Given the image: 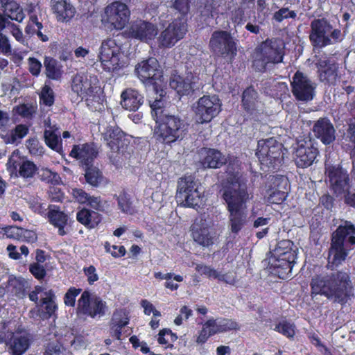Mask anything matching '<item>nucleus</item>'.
Wrapping results in <instances>:
<instances>
[{"label": "nucleus", "mask_w": 355, "mask_h": 355, "mask_svg": "<svg viewBox=\"0 0 355 355\" xmlns=\"http://www.w3.org/2000/svg\"><path fill=\"white\" fill-rule=\"evenodd\" d=\"M225 164L229 185L223 188L222 197L227 204L230 230L238 234L247 222L243 209L249 198L248 180L239 172L240 165L236 157H228Z\"/></svg>", "instance_id": "f257e3e1"}, {"label": "nucleus", "mask_w": 355, "mask_h": 355, "mask_svg": "<svg viewBox=\"0 0 355 355\" xmlns=\"http://www.w3.org/2000/svg\"><path fill=\"white\" fill-rule=\"evenodd\" d=\"M164 98L156 97L150 103L155 121L153 137L157 143L171 145L183 139L189 132V124L179 116L165 113Z\"/></svg>", "instance_id": "f03ea898"}, {"label": "nucleus", "mask_w": 355, "mask_h": 355, "mask_svg": "<svg viewBox=\"0 0 355 355\" xmlns=\"http://www.w3.org/2000/svg\"><path fill=\"white\" fill-rule=\"evenodd\" d=\"M311 295H324L334 297L340 304H345L350 297L353 289L349 274L338 270L326 275H316L311 281Z\"/></svg>", "instance_id": "7ed1b4c3"}, {"label": "nucleus", "mask_w": 355, "mask_h": 355, "mask_svg": "<svg viewBox=\"0 0 355 355\" xmlns=\"http://www.w3.org/2000/svg\"><path fill=\"white\" fill-rule=\"evenodd\" d=\"M71 87L73 92L85 101L90 110L94 112L101 109L104 92L96 76L77 73L72 78Z\"/></svg>", "instance_id": "20e7f679"}, {"label": "nucleus", "mask_w": 355, "mask_h": 355, "mask_svg": "<svg viewBox=\"0 0 355 355\" xmlns=\"http://www.w3.org/2000/svg\"><path fill=\"white\" fill-rule=\"evenodd\" d=\"M355 245V225L349 220H344L332 232L329 259L332 266H338L347 259Z\"/></svg>", "instance_id": "39448f33"}, {"label": "nucleus", "mask_w": 355, "mask_h": 355, "mask_svg": "<svg viewBox=\"0 0 355 355\" xmlns=\"http://www.w3.org/2000/svg\"><path fill=\"white\" fill-rule=\"evenodd\" d=\"M284 50L285 44L281 39L267 38L255 48L252 67L257 72H266L268 64H276L283 62Z\"/></svg>", "instance_id": "423d86ee"}, {"label": "nucleus", "mask_w": 355, "mask_h": 355, "mask_svg": "<svg viewBox=\"0 0 355 355\" xmlns=\"http://www.w3.org/2000/svg\"><path fill=\"white\" fill-rule=\"evenodd\" d=\"M297 251L291 240L279 241L272 252L269 266L270 272L282 279L289 277L295 263Z\"/></svg>", "instance_id": "0eeeda50"}, {"label": "nucleus", "mask_w": 355, "mask_h": 355, "mask_svg": "<svg viewBox=\"0 0 355 355\" xmlns=\"http://www.w3.org/2000/svg\"><path fill=\"white\" fill-rule=\"evenodd\" d=\"M135 74L146 85L152 86L158 98L166 96V92L163 88L164 76L157 60L149 58L139 62L135 66Z\"/></svg>", "instance_id": "6e6552de"}, {"label": "nucleus", "mask_w": 355, "mask_h": 355, "mask_svg": "<svg viewBox=\"0 0 355 355\" xmlns=\"http://www.w3.org/2000/svg\"><path fill=\"white\" fill-rule=\"evenodd\" d=\"M284 146L273 137L258 141L256 156L267 171H276L284 162Z\"/></svg>", "instance_id": "1a4fd4ad"}, {"label": "nucleus", "mask_w": 355, "mask_h": 355, "mask_svg": "<svg viewBox=\"0 0 355 355\" xmlns=\"http://www.w3.org/2000/svg\"><path fill=\"white\" fill-rule=\"evenodd\" d=\"M200 184L192 175H184L178 181L175 198L177 202L184 207H199L204 197L200 191Z\"/></svg>", "instance_id": "9d476101"}, {"label": "nucleus", "mask_w": 355, "mask_h": 355, "mask_svg": "<svg viewBox=\"0 0 355 355\" xmlns=\"http://www.w3.org/2000/svg\"><path fill=\"white\" fill-rule=\"evenodd\" d=\"M98 56L105 71L113 72L124 65L121 46L114 38H107L102 42Z\"/></svg>", "instance_id": "9b49d317"}, {"label": "nucleus", "mask_w": 355, "mask_h": 355, "mask_svg": "<svg viewBox=\"0 0 355 355\" xmlns=\"http://www.w3.org/2000/svg\"><path fill=\"white\" fill-rule=\"evenodd\" d=\"M130 11L128 6L121 1H114L105 9L103 24L110 31H121L124 28L130 19Z\"/></svg>", "instance_id": "f8f14e48"}, {"label": "nucleus", "mask_w": 355, "mask_h": 355, "mask_svg": "<svg viewBox=\"0 0 355 355\" xmlns=\"http://www.w3.org/2000/svg\"><path fill=\"white\" fill-rule=\"evenodd\" d=\"M291 87L293 96L296 101L307 103L315 98L317 83L304 73L297 70L292 77Z\"/></svg>", "instance_id": "ddd939ff"}, {"label": "nucleus", "mask_w": 355, "mask_h": 355, "mask_svg": "<svg viewBox=\"0 0 355 355\" xmlns=\"http://www.w3.org/2000/svg\"><path fill=\"white\" fill-rule=\"evenodd\" d=\"M210 51L219 56L233 59L237 54L236 44L231 33L227 31H215L209 40Z\"/></svg>", "instance_id": "4468645a"}, {"label": "nucleus", "mask_w": 355, "mask_h": 355, "mask_svg": "<svg viewBox=\"0 0 355 355\" xmlns=\"http://www.w3.org/2000/svg\"><path fill=\"white\" fill-rule=\"evenodd\" d=\"M106 309V302L99 296L93 295L89 290H85L77 301L76 313L95 318L96 316L104 315Z\"/></svg>", "instance_id": "2eb2a0df"}, {"label": "nucleus", "mask_w": 355, "mask_h": 355, "mask_svg": "<svg viewBox=\"0 0 355 355\" xmlns=\"http://www.w3.org/2000/svg\"><path fill=\"white\" fill-rule=\"evenodd\" d=\"M220 110L221 103L216 95H204L193 106L196 121L200 124L209 123Z\"/></svg>", "instance_id": "dca6fc26"}, {"label": "nucleus", "mask_w": 355, "mask_h": 355, "mask_svg": "<svg viewBox=\"0 0 355 355\" xmlns=\"http://www.w3.org/2000/svg\"><path fill=\"white\" fill-rule=\"evenodd\" d=\"M319 154L311 137L297 139L293 147V160L298 168H307L311 166Z\"/></svg>", "instance_id": "f3484780"}, {"label": "nucleus", "mask_w": 355, "mask_h": 355, "mask_svg": "<svg viewBox=\"0 0 355 355\" xmlns=\"http://www.w3.org/2000/svg\"><path fill=\"white\" fill-rule=\"evenodd\" d=\"M288 178L284 175H270L265 184L266 201L270 204H282L288 196Z\"/></svg>", "instance_id": "a211bd4d"}, {"label": "nucleus", "mask_w": 355, "mask_h": 355, "mask_svg": "<svg viewBox=\"0 0 355 355\" xmlns=\"http://www.w3.org/2000/svg\"><path fill=\"white\" fill-rule=\"evenodd\" d=\"M187 32V19L184 17L175 18L162 31L158 37L159 46L164 48H171L182 40Z\"/></svg>", "instance_id": "6ab92c4d"}, {"label": "nucleus", "mask_w": 355, "mask_h": 355, "mask_svg": "<svg viewBox=\"0 0 355 355\" xmlns=\"http://www.w3.org/2000/svg\"><path fill=\"white\" fill-rule=\"evenodd\" d=\"M332 25L324 18L315 19L311 22L309 40L314 49H322L332 44L329 33Z\"/></svg>", "instance_id": "aec40b11"}, {"label": "nucleus", "mask_w": 355, "mask_h": 355, "mask_svg": "<svg viewBox=\"0 0 355 355\" xmlns=\"http://www.w3.org/2000/svg\"><path fill=\"white\" fill-rule=\"evenodd\" d=\"M329 187L336 197L343 196L350 190L351 184L349 174L341 167L330 166L327 171Z\"/></svg>", "instance_id": "412c9836"}, {"label": "nucleus", "mask_w": 355, "mask_h": 355, "mask_svg": "<svg viewBox=\"0 0 355 355\" xmlns=\"http://www.w3.org/2000/svg\"><path fill=\"white\" fill-rule=\"evenodd\" d=\"M157 33L156 25L142 19L132 21L128 29V34L130 37L144 42L153 40Z\"/></svg>", "instance_id": "4be33fe9"}, {"label": "nucleus", "mask_w": 355, "mask_h": 355, "mask_svg": "<svg viewBox=\"0 0 355 355\" xmlns=\"http://www.w3.org/2000/svg\"><path fill=\"white\" fill-rule=\"evenodd\" d=\"M98 154L94 142L75 144L69 153V156L78 160L83 166H91Z\"/></svg>", "instance_id": "5701e85b"}, {"label": "nucleus", "mask_w": 355, "mask_h": 355, "mask_svg": "<svg viewBox=\"0 0 355 355\" xmlns=\"http://www.w3.org/2000/svg\"><path fill=\"white\" fill-rule=\"evenodd\" d=\"M311 130L314 137L324 145H329L336 139V130L327 117L319 118Z\"/></svg>", "instance_id": "b1692460"}, {"label": "nucleus", "mask_w": 355, "mask_h": 355, "mask_svg": "<svg viewBox=\"0 0 355 355\" xmlns=\"http://www.w3.org/2000/svg\"><path fill=\"white\" fill-rule=\"evenodd\" d=\"M196 79L197 78L191 72H188L182 76L175 72L170 78L169 85L178 94L189 95L194 90Z\"/></svg>", "instance_id": "393cba45"}, {"label": "nucleus", "mask_w": 355, "mask_h": 355, "mask_svg": "<svg viewBox=\"0 0 355 355\" xmlns=\"http://www.w3.org/2000/svg\"><path fill=\"white\" fill-rule=\"evenodd\" d=\"M37 307L39 315L42 320L57 317L58 306L56 303V295L53 289L44 292V296L40 298Z\"/></svg>", "instance_id": "a878e982"}, {"label": "nucleus", "mask_w": 355, "mask_h": 355, "mask_svg": "<svg viewBox=\"0 0 355 355\" xmlns=\"http://www.w3.org/2000/svg\"><path fill=\"white\" fill-rule=\"evenodd\" d=\"M102 137L112 152L116 153L123 148L125 144V134L119 127L107 126L102 133Z\"/></svg>", "instance_id": "bb28decb"}, {"label": "nucleus", "mask_w": 355, "mask_h": 355, "mask_svg": "<svg viewBox=\"0 0 355 355\" xmlns=\"http://www.w3.org/2000/svg\"><path fill=\"white\" fill-rule=\"evenodd\" d=\"M49 215L47 216L49 222L53 227L58 229L60 236H64L67 234L64 228L68 223V215L61 211L59 206L49 205Z\"/></svg>", "instance_id": "cd10ccee"}, {"label": "nucleus", "mask_w": 355, "mask_h": 355, "mask_svg": "<svg viewBox=\"0 0 355 355\" xmlns=\"http://www.w3.org/2000/svg\"><path fill=\"white\" fill-rule=\"evenodd\" d=\"M121 105L129 111H136L144 103V96L137 89L127 88L121 94Z\"/></svg>", "instance_id": "c85d7f7f"}, {"label": "nucleus", "mask_w": 355, "mask_h": 355, "mask_svg": "<svg viewBox=\"0 0 355 355\" xmlns=\"http://www.w3.org/2000/svg\"><path fill=\"white\" fill-rule=\"evenodd\" d=\"M320 80L327 84H333L338 76V66L329 59L320 60L318 64Z\"/></svg>", "instance_id": "c756f323"}, {"label": "nucleus", "mask_w": 355, "mask_h": 355, "mask_svg": "<svg viewBox=\"0 0 355 355\" xmlns=\"http://www.w3.org/2000/svg\"><path fill=\"white\" fill-rule=\"evenodd\" d=\"M205 154L201 158L200 163L204 168H220L227 162V158L223 153L214 148H205Z\"/></svg>", "instance_id": "7c9ffc66"}, {"label": "nucleus", "mask_w": 355, "mask_h": 355, "mask_svg": "<svg viewBox=\"0 0 355 355\" xmlns=\"http://www.w3.org/2000/svg\"><path fill=\"white\" fill-rule=\"evenodd\" d=\"M8 345L12 355H23L29 348L31 340L27 336L13 333Z\"/></svg>", "instance_id": "2f4dec72"}, {"label": "nucleus", "mask_w": 355, "mask_h": 355, "mask_svg": "<svg viewBox=\"0 0 355 355\" xmlns=\"http://www.w3.org/2000/svg\"><path fill=\"white\" fill-rule=\"evenodd\" d=\"M114 198L116 199L118 209L121 213L131 216L137 213V207L134 204L131 195L125 189H123L119 195L115 194Z\"/></svg>", "instance_id": "473e14b6"}, {"label": "nucleus", "mask_w": 355, "mask_h": 355, "mask_svg": "<svg viewBox=\"0 0 355 355\" xmlns=\"http://www.w3.org/2000/svg\"><path fill=\"white\" fill-rule=\"evenodd\" d=\"M52 10L56 15L58 20L61 21H69L76 13L75 8L66 0L57 1L53 5Z\"/></svg>", "instance_id": "72a5a7b5"}, {"label": "nucleus", "mask_w": 355, "mask_h": 355, "mask_svg": "<svg viewBox=\"0 0 355 355\" xmlns=\"http://www.w3.org/2000/svg\"><path fill=\"white\" fill-rule=\"evenodd\" d=\"M257 102L258 93L252 85L243 90L241 96V105L247 113L252 114L257 110Z\"/></svg>", "instance_id": "f704fd0d"}, {"label": "nucleus", "mask_w": 355, "mask_h": 355, "mask_svg": "<svg viewBox=\"0 0 355 355\" xmlns=\"http://www.w3.org/2000/svg\"><path fill=\"white\" fill-rule=\"evenodd\" d=\"M192 237L195 242L203 247H209L214 244V238L210 234L209 228L200 225H195L191 230Z\"/></svg>", "instance_id": "c9c22d12"}, {"label": "nucleus", "mask_w": 355, "mask_h": 355, "mask_svg": "<svg viewBox=\"0 0 355 355\" xmlns=\"http://www.w3.org/2000/svg\"><path fill=\"white\" fill-rule=\"evenodd\" d=\"M1 3H3L4 14L7 17L18 22L22 21L25 17V14L17 1L14 0H3Z\"/></svg>", "instance_id": "e433bc0d"}, {"label": "nucleus", "mask_w": 355, "mask_h": 355, "mask_svg": "<svg viewBox=\"0 0 355 355\" xmlns=\"http://www.w3.org/2000/svg\"><path fill=\"white\" fill-rule=\"evenodd\" d=\"M76 219L80 224L89 228L95 227L101 221V217L97 212L87 208H83L77 212Z\"/></svg>", "instance_id": "4c0bfd02"}, {"label": "nucleus", "mask_w": 355, "mask_h": 355, "mask_svg": "<svg viewBox=\"0 0 355 355\" xmlns=\"http://www.w3.org/2000/svg\"><path fill=\"white\" fill-rule=\"evenodd\" d=\"M12 167L18 172V176L26 179L33 178L38 170L36 164L30 160H24L19 164L14 161Z\"/></svg>", "instance_id": "58836bf2"}, {"label": "nucleus", "mask_w": 355, "mask_h": 355, "mask_svg": "<svg viewBox=\"0 0 355 355\" xmlns=\"http://www.w3.org/2000/svg\"><path fill=\"white\" fill-rule=\"evenodd\" d=\"M45 74L49 79L58 80L61 78L62 70L56 59L46 56L44 60Z\"/></svg>", "instance_id": "ea45409f"}, {"label": "nucleus", "mask_w": 355, "mask_h": 355, "mask_svg": "<svg viewBox=\"0 0 355 355\" xmlns=\"http://www.w3.org/2000/svg\"><path fill=\"white\" fill-rule=\"evenodd\" d=\"M85 180L88 184L93 187H98L102 181L103 175L100 170L92 165L85 166Z\"/></svg>", "instance_id": "a19ab883"}, {"label": "nucleus", "mask_w": 355, "mask_h": 355, "mask_svg": "<svg viewBox=\"0 0 355 355\" xmlns=\"http://www.w3.org/2000/svg\"><path fill=\"white\" fill-rule=\"evenodd\" d=\"M178 339L175 334L173 333L170 329H163L159 331L157 337V342L162 345H164V348H172L173 343Z\"/></svg>", "instance_id": "79ce46f5"}, {"label": "nucleus", "mask_w": 355, "mask_h": 355, "mask_svg": "<svg viewBox=\"0 0 355 355\" xmlns=\"http://www.w3.org/2000/svg\"><path fill=\"white\" fill-rule=\"evenodd\" d=\"M88 205L92 209L105 214H110L112 211L110 202L102 200L100 197L92 196Z\"/></svg>", "instance_id": "37998d69"}, {"label": "nucleus", "mask_w": 355, "mask_h": 355, "mask_svg": "<svg viewBox=\"0 0 355 355\" xmlns=\"http://www.w3.org/2000/svg\"><path fill=\"white\" fill-rule=\"evenodd\" d=\"M239 329L240 325L236 321L232 319L223 318L218 320L217 329H214V331L216 334Z\"/></svg>", "instance_id": "c03bdc74"}, {"label": "nucleus", "mask_w": 355, "mask_h": 355, "mask_svg": "<svg viewBox=\"0 0 355 355\" xmlns=\"http://www.w3.org/2000/svg\"><path fill=\"white\" fill-rule=\"evenodd\" d=\"M28 133V128L26 125L19 124L6 136V144H15L18 139H21Z\"/></svg>", "instance_id": "a18cd8bd"}, {"label": "nucleus", "mask_w": 355, "mask_h": 355, "mask_svg": "<svg viewBox=\"0 0 355 355\" xmlns=\"http://www.w3.org/2000/svg\"><path fill=\"white\" fill-rule=\"evenodd\" d=\"M200 8L202 16L214 17L217 14L218 5L215 0H201Z\"/></svg>", "instance_id": "49530a36"}, {"label": "nucleus", "mask_w": 355, "mask_h": 355, "mask_svg": "<svg viewBox=\"0 0 355 355\" xmlns=\"http://www.w3.org/2000/svg\"><path fill=\"white\" fill-rule=\"evenodd\" d=\"M129 311L125 309H116L112 315L109 322L115 324H123V325L128 326L130 322Z\"/></svg>", "instance_id": "de8ad7c7"}, {"label": "nucleus", "mask_w": 355, "mask_h": 355, "mask_svg": "<svg viewBox=\"0 0 355 355\" xmlns=\"http://www.w3.org/2000/svg\"><path fill=\"white\" fill-rule=\"evenodd\" d=\"M274 330L287 338H293L295 336V325L287 320H283L277 324Z\"/></svg>", "instance_id": "09e8293b"}, {"label": "nucleus", "mask_w": 355, "mask_h": 355, "mask_svg": "<svg viewBox=\"0 0 355 355\" xmlns=\"http://www.w3.org/2000/svg\"><path fill=\"white\" fill-rule=\"evenodd\" d=\"M82 293L81 288L71 286L64 295L63 301L64 305L68 307H74L76 305V297Z\"/></svg>", "instance_id": "8fccbe9b"}, {"label": "nucleus", "mask_w": 355, "mask_h": 355, "mask_svg": "<svg viewBox=\"0 0 355 355\" xmlns=\"http://www.w3.org/2000/svg\"><path fill=\"white\" fill-rule=\"evenodd\" d=\"M40 103L46 106H52L55 102V96L53 89L50 86L45 85L40 94Z\"/></svg>", "instance_id": "3c124183"}, {"label": "nucleus", "mask_w": 355, "mask_h": 355, "mask_svg": "<svg viewBox=\"0 0 355 355\" xmlns=\"http://www.w3.org/2000/svg\"><path fill=\"white\" fill-rule=\"evenodd\" d=\"M21 231V227L15 225L0 227V239H4L6 236V238L18 240Z\"/></svg>", "instance_id": "603ef678"}, {"label": "nucleus", "mask_w": 355, "mask_h": 355, "mask_svg": "<svg viewBox=\"0 0 355 355\" xmlns=\"http://www.w3.org/2000/svg\"><path fill=\"white\" fill-rule=\"evenodd\" d=\"M42 179L53 185H59L62 183V179L57 172L52 171L49 168L42 171Z\"/></svg>", "instance_id": "864d4df0"}, {"label": "nucleus", "mask_w": 355, "mask_h": 355, "mask_svg": "<svg viewBox=\"0 0 355 355\" xmlns=\"http://www.w3.org/2000/svg\"><path fill=\"white\" fill-rule=\"evenodd\" d=\"M37 28L42 29L43 24L38 21L37 16L33 15L30 17L29 21L25 28V33L32 36L37 33Z\"/></svg>", "instance_id": "5fc2aeb1"}, {"label": "nucleus", "mask_w": 355, "mask_h": 355, "mask_svg": "<svg viewBox=\"0 0 355 355\" xmlns=\"http://www.w3.org/2000/svg\"><path fill=\"white\" fill-rule=\"evenodd\" d=\"M44 141L46 146L52 150H57L59 139L55 132L51 130H45L44 132Z\"/></svg>", "instance_id": "6e6d98bb"}, {"label": "nucleus", "mask_w": 355, "mask_h": 355, "mask_svg": "<svg viewBox=\"0 0 355 355\" xmlns=\"http://www.w3.org/2000/svg\"><path fill=\"white\" fill-rule=\"evenodd\" d=\"M297 14L294 10H290L288 8H282L273 15V19L277 22H282L286 19H295Z\"/></svg>", "instance_id": "4d7b16f0"}, {"label": "nucleus", "mask_w": 355, "mask_h": 355, "mask_svg": "<svg viewBox=\"0 0 355 355\" xmlns=\"http://www.w3.org/2000/svg\"><path fill=\"white\" fill-rule=\"evenodd\" d=\"M196 270L201 275H205L209 279H217L219 277V272L211 266H206L204 264H197Z\"/></svg>", "instance_id": "13d9d810"}, {"label": "nucleus", "mask_w": 355, "mask_h": 355, "mask_svg": "<svg viewBox=\"0 0 355 355\" xmlns=\"http://www.w3.org/2000/svg\"><path fill=\"white\" fill-rule=\"evenodd\" d=\"M29 272L37 280L44 279L46 275L45 267L38 263H32L29 265Z\"/></svg>", "instance_id": "bf43d9fd"}, {"label": "nucleus", "mask_w": 355, "mask_h": 355, "mask_svg": "<svg viewBox=\"0 0 355 355\" xmlns=\"http://www.w3.org/2000/svg\"><path fill=\"white\" fill-rule=\"evenodd\" d=\"M173 8L186 16L190 10V0H173Z\"/></svg>", "instance_id": "052dcab7"}, {"label": "nucleus", "mask_w": 355, "mask_h": 355, "mask_svg": "<svg viewBox=\"0 0 355 355\" xmlns=\"http://www.w3.org/2000/svg\"><path fill=\"white\" fill-rule=\"evenodd\" d=\"M20 237L18 241L33 243L37 240V235L35 232L21 227Z\"/></svg>", "instance_id": "680f3d73"}, {"label": "nucleus", "mask_w": 355, "mask_h": 355, "mask_svg": "<svg viewBox=\"0 0 355 355\" xmlns=\"http://www.w3.org/2000/svg\"><path fill=\"white\" fill-rule=\"evenodd\" d=\"M83 270L84 275L87 277V280L89 285H93L94 282L98 280V275L96 272V268L93 265L88 267H84Z\"/></svg>", "instance_id": "e2e57ef3"}, {"label": "nucleus", "mask_w": 355, "mask_h": 355, "mask_svg": "<svg viewBox=\"0 0 355 355\" xmlns=\"http://www.w3.org/2000/svg\"><path fill=\"white\" fill-rule=\"evenodd\" d=\"M215 334L214 329H206L205 327H202L198 333L196 342L199 345L205 344L211 336Z\"/></svg>", "instance_id": "0e129e2a"}, {"label": "nucleus", "mask_w": 355, "mask_h": 355, "mask_svg": "<svg viewBox=\"0 0 355 355\" xmlns=\"http://www.w3.org/2000/svg\"><path fill=\"white\" fill-rule=\"evenodd\" d=\"M73 195L76 200L80 204H87L92 196L82 189H75L73 190Z\"/></svg>", "instance_id": "69168bd1"}, {"label": "nucleus", "mask_w": 355, "mask_h": 355, "mask_svg": "<svg viewBox=\"0 0 355 355\" xmlns=\"http://www.w3.org/2000/svg\"><path fill=\"white\" fill-rule=\"evenodd\" d=\"M335 201V198L329 193H325L320 198V204L329 211H331L334 207Z\"/></svg>", "instance_id": "338daca9"}, {"label": "nucleus", "mask_w": 355, "mask_h": 355, "mask_svg": "<svg viewBox=\"0 0 355 355\" xmlns=\"http://www.w3.org/2000/svg\"><path fill=\"white\" fill-rule=\"evenodd\" d=\"M346 141L350 142L349 146L352 148V156H355V123L349 125L347 130Z\"/></svg>", "instance_id": "774afa93"}]
</instances>
